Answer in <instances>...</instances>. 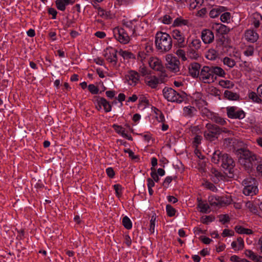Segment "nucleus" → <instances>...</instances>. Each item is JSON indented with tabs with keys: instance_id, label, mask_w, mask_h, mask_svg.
Returning a JSON list of instances; mask_svg holds the SVG:
<instances>
[{
	"instance_id": "e2e57ef3",
	"label": "nucleus",
	"mask_w": 262,
	"mask_h": 262,
	"mask_svg": "<svg viewBox=\"0 0 262 262\" xmlns=\"http://www.w3.org/2000/svg\"><path fill=\"white\" fill-rule=\"evenodd\" d=\"M139 72L142 76H145L149 74L148 70L145 67H140L139 68Z\"/></svg>"
},
{
	"instance_id": "e433bc0d",
	"label": "nucleus",
	"mask_w": 262,
	"mask_h": 262,
	"mask_svg": "<svg viewBox=\"0 0 262 262\" xmlns=\"http://www.w3.org/2000/svg\"><path fill=\"white\" fill-rule=\"evenodd\" d=\"M254 48L252 45L246 46L243 52L244 54L246 56H252L254 55Z\"/></svg>"
},
{
	"instance_id": "09e8293b",
	"label": "nucleus",
	"mask_w": 262,
	"mask_h": 262,
	"mask_svg": "<svg viewBox=\"0 0 262 262\" xmlns=\"http://www.w3.org/2000/svg\"><path fill=\"white\" fill-rule=\"evenodd\" d=\"M166 210L168 216L171 217L175 215L176 210L170 205H166Z\"/></svg>"
},
{
	"instance_id": "a19ab883",
	"label": "nucleus",
	"mask_w": 262,
	"mask_h": 262,
	"mask_svg": "<svg viewBox=\"0 0 262 262\" xmlns=\"http://www.w3.org/2000/svg\"><path fill=\"white\" fill-rule=\"evenodd\" d=\"M217 31L222 35H223L228 33L230 31V29L226 26L221 24L217 29Z\"/></svg>"
},
{
	"instance_id": "f704fd0d",
	"label": "nucleus",
	"mask_w": 262,
	"mask_h": 262,
	"mask_svg": "<svg viewBox=\"0 0 262 262\" xmlns=\"http://www.w3.org/2000/svg\"><path fill=\"white\" fill-rule=\"evenodd\" d=\"M223 198H212L209 199V202L211 206H222L224 203V201H222Z\"/></svg>"
},
{
	"instance_id": "6e6d98bb",
	"label": "nucleus",
	"mask_w": 262,
	"mask_h": 262,
	"mask_svg": "<svg viewBox=\"0 0 262 262\" xmlns=\"http://www.w3.org/2000/svg\"><path fill=\"white\" fill-rule=\"evenodd\" d=\"M220 221L223 224H225L230 221V217L227 214L221 215L220 216Z\"/></svg>"
},
{
	"instance_id": "de8ad7c7",
	"label": "nucleus",
	"mask_w": 262,
	"mask_h": 262,
	"mask_svg": "<svg viewBox=\"0 0 262 262\" xmlns=\"http://www.w3.org/2000/svg\"><path fill=\"white\" fill-rule=\"evenodd\" d=\"M231 14L229 12L223 13L220 17L221 20L223 23H228L230 19Z\"/></svg>"
},
{
	"instance_id": "6e6552de",
	"label": "nucleus",
	"mask_w": 262,
	"mask_h": 262,
	"mask_svg": "<svg viewBox=\"0 0 262 262\" xmlns=\"http://www.w3.org/2000/svg\"><path fill=\"white\" fill-rule=\"evenodd\" d=\"M235 162L234 160L228 154L224 159V163L221 166L226 173L229 174L228 177L229 178L233 177L235 171Z\"/></svg>"
},
{
	"instance_id": "f257e3e1",
	"label": "nucleus",
	"mask_w": 262,
	"mask_h": 262,
	"mask_svg": "<svg viewBox=\"0 0 262 262\" xmlns=\"http://www.w3.org/2000/svg\"><path fill=\"white\" fill-rule=\"evenodd\" d=\"M239 152L241 154L238 159L239 164L248 172H251L258 158L255 154L245 148L239 149Z\"/></svg>"
},
{
	"instance_id": "f03ea898",
	"label": "nucleus",
	"mask_w": 262,
	"mask_h": 262,
	"mask_svg": "<svg viewBox=\"0 0 262 262\" xmlns=\"http://www.w3.org/2000/svg\"><path fill=\"white\" fill-rule=\"evenodd\" d=\"M155 44L158 50L162 52H168L172 48L171 37L166 33L158 32L156 35Z\"/></svg>"
},
{
	"instance_id": "052dcab7",
	"label": "nucleus",
	"mask_w": 262,
	"mask_h": 262,
	"mask_svg": "<svg viewBox=\"0 0 262 262\" xmlns=\"http://www.w3.org/2000/svg\"><path fill=\"white\" fill-rule=\"evenodd\" d=\"M234 235V232L230 231L229 229H224L223 230V232L222 234V235L223 237H226V236H232Z\"/></svg>"
},
{
	"instance_id": "393cba45",
	"label": "nucleus",
	"mask_w": 262,
	"mask_h": 262,
	"mask_svg": "<svg viewBox=\"0 0 262 262\" xmlns=\"http://www.w3.org/2000/svg\"><path fill=\"white\" fill-rule=\"evenodd\" d=\"M231 247L235 250H242L244 247L243 239L242 237H238L236 241H233L232 242Z\"/></svg>"
},
{
	"instance_id": "58836bf2",
	"label": "nucleus",
	"mask_w": 262,
	"mask_h": 262,
	"mask_svg": "<svg viewBox=\"0 0 262 262\" xmlns=\"http://www.w3.org/2000/svg\"><path fill=\"white\" fill-rule=\"evenodd\" d=\"M122 225L127 229H130L132 227V223L129 217L127 216L123 217Z\"/></svg>"
},
{
	"instance_id": "8fccbe9b",
	"label": "nucleus",
	"mask_w": 262,
	"mask_h": 262,
	"mask_svg": "<svg viewBox=\"0 0 262 262\" xmlns=\"http://www.w3.org/2000/svg\"><path fill=\"white\" fill-rule=\"evenodd\" d=\"M123 26L126 28L127 31H129L130 33L134 34L135 32V29L133 28V25L132 22H124L123 23Z\"/></svg>"
},
{
	"instance_id": "0e129e2a",
	"label": "nucleus",
	"mask_w": 262,
	"mask_h": 262,
	"mask_svg": "<svg viewBox=\"0 0 262 262\" xmlns=\"http://www.w3.org/2000/svg\"><path fill=\"white\" fill-rule=\"evenodd\" d=\"M48 13L49 14L52 15V19L56 18L57 12L54 8H49Z\"/></svg>"
},
{
	"instance_id": "9d476101",
	"label": "nucleus",
	"mask_w": 262,
	"mask_h": 262,
	"mask_svg": "<svg viewBox=\"0 0 262 262\" xmlns=\"http://www.w3.org/2000/svg\"><path fill=\"white\" fill-rule=\"evenodd\" d=\"M114 35L120 43L126 44L129 41V33L125 28L116 27L113 30Z\"/></svg>"
},
{
	"instance_id": "bb28decb",
	"label": "nucleus",
	"mask_w": 262,
	"mask_h": 262,
	"mask_svg": "<svg viewBox=\"0 0 262 262\" xmlns=\"http://www.w3.org/2000/svg\"><path fill=\"white\" fill-rule=\"evenodd\" d=\"M211 67L214 77H225L226 73L222 68L217 66H211Z\"/></svg>"
},
{
	"instance_id": "473e14b6",
	"label": "nucleus",
	"mask_w": 262,
	"mask_h": 262,
	"mask_svg": "<svg viewBox=\"0 0 262 262\" xmlns=\"http://www.w3.org/2000/svg\"><path fill=\"white\" fill-rule=\"evenodd\" d=\"M119 54L124 59H134L135 58V55L130 52L128 51H123L120 49L118 52Z\"/></svg>"
},
{
	"instance_id": "7c9ffc66",
	"label": "nucleus",
	"mask_w": 262,
	"mask_h": 262,
	"mask_svg": "<svg viewBox=\"0 0 262 262\" xmlns=\"http://www.w3.org/2000/svg\"><path fill=\"white\" fill-rule=\"evenodd\" d=\"M224 97L230 100H236L239 98V95L236 93L226 90L224 92Z\"/></svg>"
},
{
	"instance_id": "4be33fe9",
	"label": "nucleus",
	"mask_w": 262,
	"mask_h": 262,
	"mask_svg": "<svg viewBox=\"0 0 262 262\" xmlns=\"http://www.w3.org/2000/svg\"><path fill=\"white\" fill-rule=\"evenodd\" d=\"M257 203L258 200L248 201L246 203V207L250 212L256 214L258 213Z\"/></svg>"
},
{
	"instance_id": "4d7b16f0",
	"label": "nucleus",
	"mask_w": 262,
	"mask_h": 262,
	"mask_svg": "<svg viewBox=\"0 0 262 262\" xmlns=\"http://www.w3.org/2000/svg\"><path fill=\"white\" fill-rule=\"evenodd\" d=\"M67 21L64 26V29H67L68 28L70 27L72 24H74L76 22V18L73 17L72 19H69V18L67 17Z\"/></svg>"
},
{
	"instance_id": "ea45409f",
	"label": "nucleus",
	"mask_w": 262,
	"mask_h": 262,
	"mask_svg": "<svg viewBox=\"0 0 262 262\" xmlns=\"http://www.w3.org/2000/svg\"><path fill=\"white\" fill-rule=\"evenodd\" d=\"M224 64L227 66L229 68H233L235 65V61L234 60L226 57L223 59Z\"/></svg>"
},
{
	"instance_id": "69168bd1",
	"label": "nucleus",
	"mask_w": 262,
	"mask_h": 262,
	"mask_svg": "<svg viewBox=\"0 0 262 262\" xmlns=\"http://www.w3.org/2000/svg\"><path fill=\"white\" fill-rule=\"evenodd\" d=\"M106 172L107 176L111 178H113L115 176L114 170L111 167L107 168L106 169Z\"/></svg>"
},
{
	"instance_id": "aec40b11",
	"label": "nucleus",
	"mask_w": 262,
	"mask_h": 262,
	"mask_svg": "<svg viewBox=\"0 0 262 262\" xmlns=\"http://www.w3.org/2000/svg\"><path fill=\"white\" fill-rule=\"evenodd\" d=\"M205 113L206 114V115L207 116H210V119L211 120L216 123H218L220 125H224L226 122V121L222 118L220 117V116L215 115V114H212L207 109H205Z\"/></svg>"
},
{
	"instance_id": "2f4dec72",
	"label": "nucleus",
	"mask_w": 262,
	"mask_h": 262,
	"mask_svg": "<svg viewBox=\"0 0 262 262\" xmlns=\"http://www.w3.org/2000/svg\"><path fill=\"white\" fill-rule=\"evenodd\" d=\"M219 85L223 88L232 89L234 86L233 82L229 80H221L219 82Z\"/></svg>"
},
{
	"instance_id": "f3484780",
	"label": "nucleus",
	"mask_w": 262,
	"mask_h": 262,
	"mask_svg": "<svg viewBox=\"0 0 262 262\" xmlns=\"http://www.w3.org/2000/svg\"><path fill=\"white\" fill-rule=\"evenodd\" d=\"M245 37L248 41L254 43L258 39V34L253 30H248L245 32Z\"/></svg>"
},
{
	"instance_id": "2eb2a0df",
	"label": "nucleus",
	"mask_w": 262,
	"mask_h": 262,
	"mask_svg": "<svg viewBox=\"0 0 262 262\" xmlns=\"http://www.w3.org/2000/svg\"><path fill=\"white\" fill-rule=\"evenodd\" d=\"M201 38L205 43H210L214 40V34L211 30L205 29L202 32Z\"/></svg>"
},
{
	"instance_id": "603ef678",
	"label": "nucleus",
	"mask_w": 262,
	"mask_h": 262,
	"mask_svg": "<svg viewBox=\"0 0 262 262\" xmlns=\"http://www.w3.org/2000/svg\"><path fill=\"white\" fill-rule=\"evenodd\" d=\"M114 188L115 190L116 195L118 197H120L122 194V186L119 184H115L114 185Z\"/></svg>"
},
{
	"instance_id": "ddd939ff",
	"label": "nucleus",
	"mask_w": 262,
	"mask_h": 262,
	"mask_svg": "<svg viewBox=\"0 0 262 262\" xmlns=\"http://www.w3.org/2000/svg\"><path fill=\"white\" fill-rule=\"evenodd\" d=\"M227 155V154L223 151L216 150L213 152L211 157V162L221 166L223 163H224V159L226 158Z\"/></svg>"
},
{
	"instance_id": "a18cd8bd",
	"label": "nucleus",
	"mask_w": 262,
	"mask_h": 262,
	"mask_svg": "<svg viewBox=\"0 0 262 262\" xmlns=\"http://www.w3.org/2000/svg\"><path fill=\"white\" fill-rule=\"evenodd\" d=\"M57 8L62 11L66 9V5L63 0H56L55 2Z\"/></svg>"
},
{
	"instance_id": "c85d7f7f",
	"label": "nucleus",
	"mask_w": 262,
	"mask_h": 262,
	"mask_svg": "<svg viewBox=\"0 0 262 262\" xmlns=\"http://www.w3.org/2000/svg\"><path fill=\"white\" fill-rule=\"evenodd\" d=\"M113 128L117 133L120 134L123 137L126 138L129 140H133L131 136H129L125 133V129L122 126L114 124L113 125Z\"/></svg>"
},
{
	"instance_id": "338daca9",
	"label": "nucleus",
	"mask_w": 262,
	"mask_h": 262,
	"mask_svg": "<svg viewBox=\"0 0 262 262\" xmlns=\"http://www.w3.org/2000/svg\"><path fill=\"white\" fill-rule=\"evenodd\" d=\"M202 139V137L200 135H196L194 138L193 143L195 144L196 146L200 144L201 142V140Z\"/></svg>"
},
{
	"instance_id": "f8f14e48",
	"label": "nucleus",
	"mask_w": 262,
	"mask_h": 262,
	"mask_svg": "<svg viewBox=\"0 0 262 262\" xmlns=\"http://www.w3.org/2000/svg\"><path fill=\"white\" fill-rule=\"evenodd\" d=\"M227 116L231 119H242L245 117V113L243 110H239L235 106L226 108Z\"/></svg>"
},
{
	"instance_id": "3c124183",
	"label": "nucleus",
	"mask_w": 262,
	"mask_h": 262,
	"mask_svg": "<svg viewBox=\"0 0 262 262\" xmlns=\"http://www.w3.org/2000/svg\"><path fill=\"white\" fill-rule=\"evenodd\" d=\"M89 91L92 94H97L99 92L98 88L93 84H91L88 85Z\"/></svg>"
},
{
	"instance_id": "dca6fc26",
	"label": "nucleus",
	"mask_w": 262,
	"mask_h": 262,
	"mask_svg": "<svg viewBox=\"0 0 262 262\" xmlns=\"http://www.w3.org/2000/svg\"><path fill=\"white\" fill-rule=\"evenodd\" d=\"M201 69V65L197 62L192 63L189 68V72L190 75L194 77H199L200 75V70Z\"/></svg>"
},
{
	"instance_id": "b1692460",
	"label": "nucleus",
	"mask_w": 262,
	"mask_h": 262,
	"mask_svg": "<svg viewBox=\"0 0 262 262\" xmlns=\"http://www.w3.org/2000/svg\"><path fill=\"white\" fill-rule=\"evenodd\" d=\"M226 8L223 6H215L209 12V15L212 18L217 17L221 13L224 12Z\"/></svg>"
},
{
	"instance_id": "6ab92c4d",
	"label": "nucleus",
	"mask_w": 262,
	"mask_h": 262,
	"mask_svg": "<svg viewBox=\"0 0 262 262\" xmlns=\"http://www.w3.org/2000/svg\"><path fill=\"white\" fill-rule=\"evenodd\" d=\"M145 82L151 88L155 89L159 83V80L155 76H147L145 78Z\"/></svg>"
},
{
	"instance_id": "20e7f679",
	"label": "nucleus",
	"mask_w": 262,
	"mask_h": 262,
	"mask_svg": "<svg viewBox=\"0 0 262 262\" xmlns=\"http://www.w3.org/2000/svg\"><path fill=\"white\" fill-rule=\"evenodd\" d=\"M163 94L164 98L168 101L178 103L182 102L185 97V93L180 94L171 88H165L163 90Z\"/></svg>"
},
{
	"instance_id": "5fc2aeb1",
	"label": "nucleus",
	"mask_w": 262,
	"mask_h": 262,
	"mask_svg": "<svg viewBox=\"0 0 262 262\" xmlns=\"http://www.w3.org/2000/svg\"><path fill=\"white\" fill-rule=\"evenodd\" d=\"M151 172L150 173L151 177L152 179L156 182H158L159 181V178L158 174L156 172V169L154 167L151 168Z\"/></svg>"
},
{
	"instance_id": "a211bd4d",
	"label": "nucleus",
	"mask_w": 262,
	"mask_h": 262,
	"mask_svg": "<svg viewBox=\"0 0 262 262\" xmlns=\"http://www.w3.org/2000/svg\"><path fill=\"white\" fill-rule=\"evenodd\" d=\"M150 67L158 71H162L163 69V67L160 61L157 58H150L148 61Z\"/></svg>"
},
{
	"instance_id": "37998d69",
	"label": "nucleus",
	"mask_w": 262,
	"mask_h": 262,
	"mask_svg": "<svg viewBox=\"0 0 262 262\" xmlns=\"http://www.w3.org/2000/svg\"><path fill=\"white\" fill-rule=\"evenodd\" d=\"M215 219L214 217L211 215L203 216L201 218V221L203 224H208L210 222H212Z\"/></svg>"
},
{
	"instance_id": "412c9836",
	"label": "nucleus",
	"mask_w": 262,
	"mask_h": 262,
	"mask_svg": "<svg viewBox=\"0 0 262 262\" xmlns=\"http://www.w3.org/2000/svg\"><path fill=\"white\" fill-rule=\"evenodd\" d=\"M197 112L196 109L192 106L188 105L183 108V116L185 117L192 118Z\"/></svg>"
},
{
	"instance_id": "4468645a",
	"label": "nucleus",
	"mask_w": 262,
	"mask_h": 262,
	"mask_svg": "<svg viewBox=\"0 0 262 262\" xmlns=\"http://www.w3.org/2000/svg\"><path fill=\"white\" fill-rule=\"evenodd\" d=\"M126 79L128 84L132 86H135L139 80V74L137 72L131 71L126 76Z\"/></svg>"
},
{
	"instance_id": "c756f323",
	"label": "nucleus",
	"mask_w": 262,
	"mask_h": 262,
	"mask_svg": "<svg viewBox=\"0 0 262 262\" xmlns=\"http://www.w3.org/2000/svg\"><path fill=\"white\" fill-rule=\"evenodd\" d=\"M198 204V207L200 209V211L202 213H207L208 209H209V206L206 203L203 202L201 199H197Z\"/></svg>"
},
{
	"instance_id": "423d86ee",
	"label": "nucleus",
	"mask_w": 262,
	"mask_h": 262,
	"mask_svg": "<svg viewBox=\"0 0 262 262\" xmlns=\"http://www.w3.org/2000/svg\"><path fill=\"white\" fill-rule=\"evenodd\" d=\"M200 80L204 83H211L216 80V77L214 76L211 66H205L201 69Z\"/></svg>"
},
{
	"instance_id": "cd10ccee",
	"label": "nucleus",
	"mask_w": 262,
	"mask_h": 262,
	"mask_svg": "<svg viewBox=\"0 0 262 262\" xmlns=\"http://www.w3.org/2000/svg\"><path fill=\"white\" fill-rule=\"evenodd\" d=\"M235 231L238 234L250 235L252 234L253 231L248 228H245L242 226L237 225L234 227Z\"/></svg>"
},
{
	"instance_id": "7ed1b4c3",
	"label": "nucleus",
	"mask_w": 262,
	"mask_h": 262,
	"mask_svg": "<svg viewBox=\"0 0 262 262\" xmlns=\"http://www.w3.org/2000/svg\"><path fill=\"white\" fill-rule=\"evenodd\" d=\"M206 130L204 131V136L205 138L210 141H214L217 139L218 136L222 132H226L225 128H220L215 124L207 123L206 125Z\"/></svg>"
},
{
	"instance_id": "bf43d9fd",
	"label": "nucleus",
	"mask_w": 262,
	"mask_h": 262,
	"mask_svg": "<svg viewBox=\"0 0 262 262\" xmlns=\"http://www.w3.org/2000/svg\"><path fill=\"white\" fill-rule=\"evenodd\" d=\"M172 18L168 15H165L163 16L162 22L165 24H170L172 21Z\"/></svg>"
},
{
	"instance_id": "79ce46f5",
	"label": "nucleus",
	"mask_w": 262,
	"mask_h": 262,
	"mask_svg": "<svg viewBox=\"0 0 262 262\" xmlns=\"http://www.w3.org/2000/svg\"><path fill=\"white\" fill-rule=\"evenodd\" d=\"M124 151L128 154L129 157L136 161L139 160V157L138 155H135L134 152L129 148L124 149Z\"/></svg>"
},
{
	"instance_id": "72a5a7b5",
	"label": "nucleus",
	"mask_w": 262,
	"mask_h": 262,
	"mask_svg": "<svg viewBox=\"0 0 262 262\" xmlns=\"http://www.w3.org/2000/svg\"><path fill=\"white\" fill-rule=\"evenodd\" d=\"M218 56V53L214 49H209L206 54V57L210 60L215 59Z\"/></svg>"
},
{
	"instance_id": "4c0bfd02",
	"label": "nucleus",
	"mask_w": 262,
	"mask_h": 262,
	"mask_svg": "<svg viewBox=\"0 0 262 262\" xmlns=\"http://www.w3.org/2000/svg\"><path fill=\"white\" fill-rule=\"evenodd\" d=\"M187 24H188L187 20L182 19L181 17H178V18H177L174 20L173 26L174 27L181 26L183 25H187Z\"/></svg>"
},
{
	"instance_id": "864d4df0",
	"label": "nucleus",
	"mask_w": 262,
	"mask_h": 262,
	"mask_svg": "<svg viewBox=\"0 0 262 262\" xmlns=\"http://www.w3.org/2000/svg\"><path fill=\"white\" fill-rule=\"evenodd\" d=\"M176 54L179 57L181 58L183 61H185L187 60V58L185 55V52L184 51V50L182 49H179L176 51Z\"/></svg>"
},
{
	"instance_id": "0eeeda50",
	"label": "nucleus",
	"mask_w": 262,
	"mask_h": 262,
	"mask_svg": "<svg viewBox=\"0 0 262 262\" xmlns=\"http://www.w3.org/2000/svg\"><path fill=\"white\" fill-rule=\"evenodd\" d=\"M201 47V41L199 39H194L189 44L187 53L189 57L196 59L200 56L199 50Z\"/></svg>"
},
{
	"instance_id": "9b49d317",
	"label": "nucleus",
	"mask_w": 262,
	"mask_h": 262,
	"mask_svg": "<svg viewBox=\"0 0 262 262\" xmlns=\"http://www.w3.org/2000/svg\"><path fill=\"white\" fill-rule=\"evenodd\" d=\"M166 67L173 73H177L180 70V61L177 57L168 54L166 56Z\"/></svg>"
},
{
	"instance_id": "a878e982",
	"label": "nucleus",
	"mask_w": 262,
	"mask_h": 262,
	"mask_svg": "<svg viewBox=\"0 0 262 262\" xmlns=\"http://www.w3.org/2000/svg\"><path fill=\"white\" fill-rule=\"evenodd\" d=\"M98 104L102 105L105 112H110L112 110V105L108 101H107L104 98L101 97L98 100Z\"/></svg>"
},
{
	"instance_id": "5701e85b",
	"label": "nucleus",
	"mask_w": 262,
	"mask_h": 262,
	"mask_svg": "<svg viewBox=\"0 0 262 262\" xmlns=\"http://www.w3.org/2000/svg\"><path fill=\"white\" fill-rule=\"evenodd\" d=\"M247 257L255 262H262V256H259L254 253L250 250H246L245 252Z\"/></svg>"
},
{
	"instance_id": "c9c22d12",
	"label": "nucleus",
	"mask_w": 262,
	"mask_h": 262,
	"mask_svg": "<svg viewBox=\"0 0 262 262\" xmlns=\"http://www.w3.org/2000/svg\"><path fill=\"white\" fill-rule=\"evenodd\" d=\"M204 0H191V2L189 5L190 9H195L200 8Z\"/></svg>"
},
{
	"instance_id": "1a4fd4ad",
	"label": "nucleus",
	"mask_w": 262,
	"mask_h": 262,
	"mask_svg": "<svg viewBox=\"0 0 262 262\" xmlns=\"http://www.w3.org/2000/svg\"><path fill=\"white\" fill-rule=\"evenodd\" d=\"M172 37L174 40V45L179 48H184L187 42L185 40V36L183 31L179 29L173 30L171 33Z\"/></svg>"
},
{
	"instance_id": "39448f33",
	"label": "nucleus",
	"mask_w": 262,
	"mask_h": 262,
	"mask_svg": "<svg viewBox=\"0 0 262 262\" xmlns=\"http://www.w3.org/2000/svg\"><path fill=\"white\" fill-rule=\"evenodd\" d=\"M243 185L244 187L243 192L245 195L253 196L258 191L256 181L254 178H248L243 180Z\"/></svg>"
},
{
	"instance_id": "680f3d73",
	"label": "nucleus",
	"mask_w": 262,
	"mask_h": 262,
	"mask_svg": "<svg viewBox=\"0 0 262 262\" xmlns=\"http://www.w3.org/2000/svg\"><path fill=\"white\" fill-rule=\"evenodd\" d=\"M258 158V160L257 161H256V164H258L256 167V170L258 173H260L261 175L262 176V161H259L260 158Z\"/></svg>"
},
{
	"instance_id": "774afa93",
	"label": "nucleus",
	"mask_w": 262,
	"mask_h": 262,
	"mask_svg": "<svg viewBox=\"0 0 262 262\" xmlns=\"http://www.w3.org/2000/svg\"><path fill=\"white\" fill-rule=\"evenodd\" d=\"M225 40V38L223 35H222L219 38H217L216 41L217 45L219 46H222L224 45Z\"/></svg>"
},
{
	"instance_id": "13d9d810",
	"label": "nucleus",
	"mask_w": 262,
	"mask_h": 262,
	"mask_svg": "<svg viewBox=\"0 0 262 262\" xmlns=\"http://www.w3.org/2000/svg\"><path fill=\"white\" fill-rule=\"evenodd\" d=\"M117 50H114L112 52V60H110L111 63H114V64H116L117 62Z\"/></svg>"
},
{
	"instance_id": "49530a36",
	"label": "nucleus",
	"mask_w": 262,
	"mask_h": 262,
	"mask_svg": "<svg viewBox=\"0 0 262 262\" xmlns=\"http://www.w3.org/2000/svg\"><path fill=\"white\" fill-rule=\"evenodd\" d=\"M259 18L262 19V16L259 13H255L254 14V20L253 21V24L255 28H258L259 26Z\"/></svg>"
},
{
	"instance_id": "c03bdc74",
	"label": "nucleus",
	"mask_w": 262,
	"mask_h": 262,
	"mask_svg": "<svg viewBox=\"0 0 262 262\" xmlns=\"http://www.w3.org/2000/svg\"><path fill=\"white\" fill-rule=\"evenodd\" d=\"M250 99H252L253 101L256 103H261V99L258 97V96L255 92H251L249 95Z\"/></svg>"
}]
</instances>
